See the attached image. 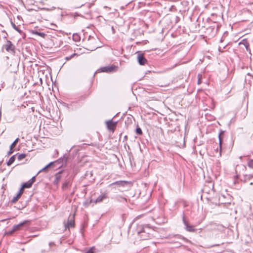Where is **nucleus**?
<instances>
[{
    "mask_svg": "<svg viewBox=\"0 0 253 253\" xmlns=\"http://www.w3.org/2000/svg\"><path fill=\"white\" fill-rule=\"evenodd\" d=\"M137 233L141 240H147L150 238L153 232V229L147 225L138 226Z\"/></svg>",
    "mask_w": 253,
    "mask_h": 253,
    "instance_id": "nucleus-1",
    "label": "nucleus"
},
{
    "mask_svg": "<svg viewBox=\"0 0 253 253\" xmlns=\"http://www.w3.org/2000/svg\"><path fill=\"white\" fill-rule=\"evenodd\" d=\"M2 47L5 48L7 52L10 53L12 54H14L15 53V46L9 40H6Z\"/></svg>",
    "mask_w": 253,
    "mask_h": 253,
    "instance_id": "nucleus-2",
    "label": "nucleus"
},
{
    "mask_svg": "<svg viewBox=\"0 0 253 253\" xmlns=\"http://www.w3.org/2000/svg\"><path fill=\"white\" fill-rule=\"evenodd\" d=\"M117 66L112 65L102 67L98 69V72L111 73L115 71Z\"/></svg>",
    "mask_w": 253,
    "mask_h": 253,
    "instance_id": "nucleus-3",
    "label": "nucleus"
},
{
    "mask_svg": "<svg viewBox=\"0 0 253 253\" xmlns=\"http://www.w3.org/2000/svg\"><path fill=\"white\" fill-rule=\"evenodd\" d=\"M105 123L108 130L112 131L113 132L115 130L117 126V122H114L112 121V120H110L106 121Z\"/></svg>",
    "mask_w": 253,
    "mask_h": 253,
    "instance_id": "nucleus-4",
    "label": "nucleus"
},
{
    "mask_svg": "<svg viewBox=\"0 0 253 253\" xmlns=\"http://www.w3.org/2000/svg\"><path fill=\"white\" fill-rule=\"evenodd\" d=\"M182 221L183 224L185 225V229L187 231L195 232L196 231V229L194 228V227L190 225L188 222L185 220L184 215L182 216Z\"/></svg>",
    "mask_w": 253,
    "mask_h": 253,
    "instance_id": "nucleus-5",
    "label": "nucleus"
},
{
    "mask_svg": "<svg viewBox=\"0 0 253 253\" xmlns=\"http://www.w3.org/2000/svg\"><path fill=\"white\" fill-rule=\"evenodd\" d=\"M137 61L140 65H144L147 62V60L144 57L143 54L138 53L137 54Z\"/></svg>",
    "mask_w": 253,
    "mask_h": 253,
    "instance_id": "nucleus-6",
    "label": "nucleus"
},
{
    "mask_svg": "<svg viewBox=\"0 0 253 253\" xmlns=\"http://www.w3.org/2000/svg\"><path fill=\"white\" fill-rule=\"evenodd\" d=\"M73 218V217H72L71 219L68 220L67 222L64 221V224L65 229H69L70 228L73 227L74 226V220Z\"/></svg>",
    "mask_w": 253,
    "mask_h": 253,
    "instance_id": "nucleus-7",
    "label": "nucleus"
},
{
    "mask_svg": "<svg viewBox=\"0 0 253 253\" xmlns=\"http://www.w3.org/2000/svg\"><path fill=\"white\" fill-rule=\"evenodd\" d=\"M36 177L35 176H33L31 179H30L27 182L24 183L22 186V188L23 189L25 188H30L32 186L33 183L35 181Z\"/></svg>",
    "mask_w": 253,
    "mask_h": 253,
    "instance_id": "nucleus-8",
    "label": "nucleus"
},
{
    "mask_svg": "<svg viewBox=\"0 0 253 253\" xmlns=\"http://www.w3.org/2000/svg\"><path fill=\"white\" fill-rule=\"evenodd\" d=\"M29 222V220H24L22 222L20 223L19 224L17 225H15L13 227V231H16L17 230H19L21 229V227L23 226L24 225L28 223Z\"/></svg>",
    "mask_w": 253,
    "mask_h": 253,
    "instance_id": "nucleus-9",
    "label": "nucleus"
},
{
    "mask_svg": "<svg viewBox=\"0 0 253 253\" xmlns=\"http://www.w3.org/2000/svg\"><path fill=\"white\" fill-rule=\"evenodd\" d=\"M107 198V195L105 193L101 194L99 195L97 199L94 202V203L97 204L98 203H101L103 200Z\"/></svg>",
    "mask_w": 253,
    "mask_h": 253,
    "instance_id": "nucleus-10",
    "label": "nucleus"
},
{
    "mask_svg": "<svg viewBox=\"0 0 253 253\" xmlns=\"http://www.w3.org/2000/svg\"><path fill=\"white\" fill-rule=\"evenodd\" d=\"M23 189L22 188H21L19 190L18 193L17 194V195L15 197H13V198L12 199V201L13 202H15L17 201L18 200V199L20 197V196L22 195V194L23 193Z\"/></svg>",
    "mask_w": 253,
    "mask_h": 253,
    "instance_id": "nucleus-11",
    "label": "nucleus"
},
{
    "mask_svg": "<svg viewBox=\"0 0 253 253\" xmlns=\"http://www.w3.org/2000/svg\"><path fill=\"white\" fill-rule=\"evenodd\" d=\"M15 156H12L10 158L8 161L7 162V165L8 166H10L15 161Z\"/></svg>",
    "mask_w": 253,
    "mask_h": 253,
    "instance_id": "nucleus-12",
    "label": "nucleus"
},
{
    "mask_svg": "<svg viewBox=\"0 0 253 253\" xmlns=\"http://www.w3.org/2000/svg\"><path fill=\"white\" fill-rule=\"evenodd\" d=\"M253 177V174H246L245 175L244 181H246L247 180L250 179Z\"/></svg>",
    "mask_w": 253,
    "mask_h": 253,
    "instance_id": "nucleus-13",
    "label": "nucleus"
},
{
    "mask_svg": "<svg viewBox=\"0 0 253 253\" xmlns=\"http://www.w3.org/2000/svg\"><path fill=\"white\" fill-rule=\"evenodd\" d=\"M25 157H26L25 154H21L18 156L17 159L18 160L20 161V160H22L23 159L25 158Z\"/></svg>",
    "mask_w": 253,
    "mask_h": 253,
    "instance_id": "nucleus-14",
    "label": "nucleus"
},
{
    "mask_svg": "<svg viewBox=\"0 0 253 253\" xmlns=\"http://www.w3.org/2000/svg\"><path fill=\"white\" fill-rule=\"evenodd\" d=\"M53 162H51L49 164H48L47 165H46L45 167H44L43 168H42V169H41L39 171V172H41V171H42L44 170H45L46 169H47L49 167H50L51 165H52L53 164Z\"/></svg>",
    "mask_w": 253,
    "mask_h": 253,
    "instance_id": "nucleus-15",
    "label": "nucleus"
},
{
    "mask_svg": "<svg viewBox=\"0 0 253 253\" xmlns=\"http://www.w3.org/2000/svg\"><path fill=\"white\" fill-rule=\"evenodd\" d=\"M219 141V155H221V138L220 137V134L218 136Z\"/></svg>",
    "mask_w": 253,
    "mask_h": 253,
    "instance_id": "nucleus-16",
    "label": "nucleus"
},
{
    "mask_svg": "<svg viewBox=\"0 0 253 253\" xmlns=\"http://www.w3.org/2000/svg\"><path fill=\"white\" fill-rule=\"evenodd\" d=\"M136 133L138 135H141L142 134V131L140 127H137L136 129Z\"/></svg>",
    "mask_w": 253,
    "mask_h": 253,
    "instance_id": "nucleus-17",
    "label": "nucleus"
},
{
    "mask_svg": "<svg viewBox=\"0 0 253 253\" xmlns=\"http://www.w3.org/2000/svg\"><path fill=\"white\" fill-rule=\"evenodd\" d=\"M19 138H17L11 144V145H10V147H12V148H13L16 144L19 141Z\"/></svg>",
    "mask_w": 253,
    "mask_h": 253,
    "instance_id": "nucleus-18",
    "label": "nucleus"
},
{
    "mask_svg": "<svg viewBox=\"0 0 253 253\" xmlns=\"http://www.w3.org/2000/svg\"><path fill=\"white\" fill-rule=\"evenodd\" d=\"M249 167L253 169V160H250L248 163Z\"/></svg>",
    "mask_w": 253,
    "mask_h": 253,
    "instance_id": "nucleus-19",
    "label": "nucleus"
},
{
    "mask_svg": "<svg viewBox=\"0 0 253 253\" xmlns=\"http://www.w3.org/2000/svg\"><path fill=\"white\" fill-rule=\"evenodd\" d=\"M69 182L66 181L63 183L62 187L63 189L67 188L69 186Z\"/></svg>",
    "mask_w": 253,
    "mask_h": 253,
    "instance_id": "nucleus-20",
    "label": "nucleus"
},
{
    "mask_svg": "<svg viewBox=\"0 0 253 253\" xmlns=\"http://www.w3.org/2000/svg\"><path fill=\"white\" fill-rule=\"evenodd\" d=\"M35 34L37 35H39L42 37H43L44 36H45V34L43 33H40V32H36L35 33Z\"/></svg>",
    "mask_w": 253,
    "mask_h": 253,
    "instance_id": "nucleus-21",
    "label": "nucleus"
},
{
    "mask_svg": "<svg viewBox=\"0 0 253 253\" xmlns=\"http://www.w3.org/2000/svg\"><path fill=\"white\" fill-rule=\"evenodd\" d=\"M75 55H76V54L74 53L72 55H71V56L66 57L65 59L66 60H69Z\"/></svg>",
    "mask_w": 253,
    "mask_h": 253,
    "instance_id": "nucleus-22",
    "label": "nucleus"
},
{
    "mask_svg": "<svg viewBox=\"0 0 253 253\" xmlns=\"http://www.w3.org/2000/svg\"><path fill=\"white\" fill-rule=\"evenodd\" d=\"M198 80L197 83H198V84H201V82H202L201 80L202 76L200 75H198Z\"/></svg>",
    "mask_w": 253,
    "mask_h": 253,
    "instance_id": "nucleus-23",
    "label": "nucleus"
},
{
    "mask_svg": "<svg viewBox=\"0 0 253 253\" xmlns=\"http://www.w3.org/2000/svg\"><path fill=\"white\" fill-rule=\"evenodd\" d=\"M13 148L10 147V150L9 151L7 152V154L8 155H10L11 154H12L13 152V150H12Z\"/></svg>",
    "mask_w": 253,
    "mask_h": 253,
    "instance_id": "nucleus-24",
    "label": "nucleus"
},
{
    "mask_svg": "<svg viewBox=\"0 0 253 253\" xmlns=\"http://www.w3.org/2000/svg\"><path fill=\"white\" fill-rule=\"evenodd\" d=\"M124 182L123 181H116L114 183H113V184H118V185H120V184H122Z\"/></svg>",
    "mask_w": 253,
    "mask_h": 253,
    "instance_id": "nucleus-25",
    "label": "nucleus"
},
{
    "mask_svg": "<svg viewBox=\"0 0 253 253\" xmlns=\"http://www.w3.org/2000/svg\"><path fill=\"white\" fill-rule=\"evenodd\" d=\"M14 232H15V231H13V229H12L11 230L8 231L7 232V234H8V235H11V234H12Z\"/></svg>",
    "mask_w": 253,
    "mask_h": 253,
    "instance_id": "nucleus-26",
    "label": "nucleus"
},
{
    "mask_svg": "<svg viewBox=\"0 0 253 253\" xmlns=\"http://www.w3.org/2000/svg\"><path fill=\"white\" fill-rule=\"evenodd\" d=\"M12 26L13 28L15 29L16 31L20 32V30L16 27V25L14 24H13Z\"/></svg>",
    "mask_w": 253,
    "mask_h": 253,
    "instance_id": "nucleus-27",
    "label": "nucleus"
},
{
    "mask_svg": "<svg viewBox=\"0 0 253 253\" xmlns=\"http://www.w3.org/2000/svg\"><path fill=\"white\" fill-rule=\"evenodd\" d=\"M97 48V46H94V47H93L92 48V49H91V50H94L95 49H96V48Z\"/></svg>",
    "mask_w": 253,
    "mask_h": 253,
    "instance_id": "nucleus-28",
    "label": "nucleus"
},
{
    "mask_svg": "<svg viewBox=\"0 0 253 253\" xmlns=\"http://www.w3.org/2000/svg\"><path fill=\"white\" fill-rule=\"evenodd\" d=\"M53 244V243L50 242V243H49V246H50Z\"/></svg>",
    "mask_w": 253,
    "mask_h": 253,
    "instance_id": "nucleus-29",
    "label": "nucleus"
},
{
    "mask_svg": "<svg viewBox=\"0 0 253 253\" xmlns=\"http://www.w3.org/2000/svg\"><path fill=\"white\" fill-rule=\"evenodd\" d=\"M84 4V3H83V4H82L81 5V6H83Z\"/></svg>",
    "mask_w": 253,
    "mask_h": 253,
    "instance_id": "nucleus-30",
    "label": "nucleus"
},
{
    "mask_svg": "<svg viewBox=\"0 0 253 253\" xmlns=\"http://www.w3.org/2000/svg\"><path fill=\"white\" fill-rule=\"evenodd\" d=\"M253 184V182H251V183H250V184H251V185H252Z\"/></svg>",
    "mask_w": 253,
    "mask_h": 253,
    "instance_id": "nucleus-31",
    "label": "nucleus"
}]
</instances>
